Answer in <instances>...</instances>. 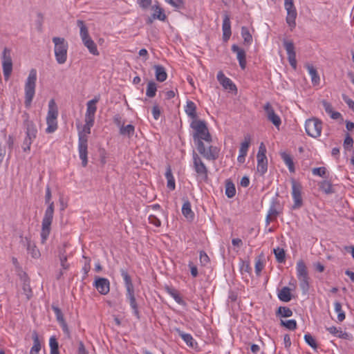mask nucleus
Listing matches in <instances>:
<instances>
[{"label":"nucleus","instance_id":"1","mask_svg":"<svg viewBox=\"0 0 354 354\" xmlns=\"http://www.w3.org/2000/svg\"><path fill=\"white\" fill-rule=\"evenodd\" d=\"M51 190L49 186L46 187L45 194V203L48 204V207L45 210L44 217L41 221V243L44 244L48 239L51 230V224L53 219L55 205L54 202L51 201Z\"/></svg>","mask_w":354,"mask_h":354},{"label":"nucleus","instance_id":"2","mask_svg":"<svg viewBox=\"0 0 354 354\" xmlns=\"http://www.w3.org/2000/svg\"><path fill=\"white\" fill-rule=\"evenodd\" d=\"M93 120H85V124L78 133V152L82 160V165L85 167L88 164V135L91 133V127L94 125Z\"/></svg>","mask_w":354,"mask_h":354},{"label":"nucleus","instance_id":"3","mask_svg":"<svg viewBox=\"0 0 354 354\" xmlns=\"http://www.w3.org/2000/svg\"><path fill=\"white\" fill-rule=\"evenodd\" d=\"M121 276L123 278L124 286L126 288V299L129 301L131 309L133 310V315L137 319H140V312L138 310V305L135 297L134 286L131 281V278L128 272L124 269L120 270Z\"/></svg>","mask_w":354,"mask_h":354},{"label":"nucleus","instance_id":"4","mask_svg":"<svg viewBox=\"0 0 354 354\" xmlns=\"http://www.w3.org/2000/svg\"><path fill=\"white\" fill-rule=\"evenodd\" d=\"M23 126L25 129L26 136L24 138L22 149L24 152L30 151V146L37 136V129L32 120L29 119V114L24 113Z\"/></svg>","mask_w":354,"mask_h":354},{"label":"nucleus","instance_id":"5","mask_svg":"<svg viewBox=\"0 0 354 354\" xmlns=\"http://www.w3.org/2000/svg\"><path fill=\"white\" fill-rule=\"evenodd\" d=\"M190 127L194 130L193 138L196 145L198 140H204L209 143L212 142V136L209 132L206 122L204 120H192L190 124Z\"/></svg>","mask_w":354,"mask_h":354},{"label":"nucleus","instance_id":"6","mask_svg":"<svg viewBox=\"0 0 354 354\" xmlns=\"http://www.w3.org/2000/svg\"><path fill=\"white\" fill-rule=\"evenodd\" d=\"M37 81V71L35 68H32L28 74L26 79L24 91H25V101L24 104L26 108H29L32 102L33 97L35 94Z\"/></svg>","mask_w":354,"mask_h":354},{"label":"nucleus","instance_id":"7","mask_svg":"<svg viewBox=\"0 0 354 354\" xmlns=\"http://www.w3.org/2000/svg\"><path fill=\"white\" fill-rule=\"evenodd\" d=\"M52 40L55 59L59 64H64L67 60L68 44L64 37H54Z\"/></svg>","mask_w":354,"mask_h":354},{"label":"nucleus","instance_id":"8","mask_svg":"<svg viewBox=\"0 0 354 354\" xmlns=\"http://www.w3.org/2000/svg\"><path fill=\"white\" fill-rule=\"evenodd\" d=\"M77 26L80 28V35L83 44L87 48L89 53L93 55H99L97 47L94 41L89 35L88 30L82 20L77 21Z\"/></svg>","mask_w":354,"mask_h":354},{"label":"nucleus","instance_id":"9","mask_svg":"<svg viewBox=\"0 0 354 354\" xmlns=\"http://www.w3.org/2000/svg\"><path fill=\"white\" fill-rule=\"evenodd\" d=\"M58 108L54 99H51L48 102V110L46 116L47 128L46 132L52 133L55 132L58 127L57 125Z\"/></svg>","mask_w":354,"mask_h":354},{"label":"nucleus","instance_id":"10","mask_svg":"<svg viewBox=\"0 0 354 354\" xmlns=\"http://www.w3.org/2000/svg\"><path fill=\"white\" fill-rule=\"evenodd\" d=\"M192 167L196 174L197 180L199 181L207 182L208 180V169L202 160L201 158L195 151H193L192 152Z\"/></svg>","mask_w":354,"mask_h":354},{"label":"nucleus","instance_id":"11","mask_svg":"<svg viewBox=\"0 0 354 354\" xmlns=\"http://www.w3.org/2000/svg\"><path fill=\"white\" fill-rule=\"evenodd\" d=\"M196 148L198 153L207 160L215 161L219 157L220 149L216 146L210 145L206 149L203 142L198 140Z\"/></svg>","mask_w":354,"mask_h":354},{"label":"nucleus","instance_id":"12","mask_svg":"<svg viewBox=\"0 0 354 354\" xmlns=\"http://www.w3.org/2000/svg\"><path fill=\"white\" fill-rule=\"evenodd\" d=\"M305 129L309 136L318 138L322 133V122L316 118L308 119L305 123Z\"/></svg>","mask_w":354,"mask_h":354},{"label":"nucleus","instance_id":"13","mask_svg":"<svg viewBox=\"0 0 354 354\" xmlns=\"http://www.w3.org/2000/svg\"><path fill=\"white\" fill-rule=\"evenodd\" d=\"M292 185V197L293 200L292 209H300L303 206V198L301 196L302 186L300 183L297 182L295 179L291 180Z\"/></svg>","mask_w":354,"mask_h":354},{"label":"nucleus","instance_id":"14","mask_svg":"<svg viewBox=\"0 0 354 354\" xmlns=\"http://www.w3.org/2000/svg\"><path fill=\"white\" fill-rule=\"evenodd\" d=\"M284 7L287 11L286 23L292 30L296 26L297 10L293 0H284Z\"/></svg>","mask_w":354,"mask_h":354},{"label":"nucleus","instance_id":"15","mask_svg":"<svg viewBox=\"0 0 354 354\" xmlns=\"http://www.w3.org/2000/svg\"><path fill=\"white\" fill-rule=\"evenodd\" d=\"M11 50L5 47L1 55L3 73L6 79L9 78L12 71Z\"/></svg>","mask_w":354,"mask_h":354},{"label":"nucleus","instance_id":"16","mask_svg":"<svg viewBox=\"0 0 354 354\" xmlns=\"http://www.w3.org/2000/svg\"><path fill=\"white\" fill-rule=\"evenodd\" d=\"M266 149L263 143H261L257 153V171L261 175H264L268 170V159L266 156Z\"/></svg>","mask_w":354,"mask_h":354},{"label":"nucleus","instance_id":"17","mask_svg":"<svg viewBox=\"0 0 354 354\" xmlns=\"http://www.w3.org/2000/svg\"><path fill=\"white\" fill-rule=\"evenodd\" d=\"M283 46L286 50L288 55V62L290 65L294 68H297V59H296V53L295 50V45L292 41H289L286 39H283Z\"/></svg>","mask_w":354,"mask_h":354},{"label":"nucleus","instance_id":"18","mask_svg":"<svg viewBox=\"0 0 354 354\" xmlns=\"http://www.w3.org/2000/svg\"><path fill=\"white\" fill-rule=\"evenodd\" d=\"M93 286L102 295H107L110 291V281L104 277H95Z\"/></svg>","mask_w":354,"mask_h":354},{"label":"nucleus","instance_id":"19","mask_svg":"<svg viewBox=\"0 0 354 354\" xmlns=\"http://www.w3.org/2000/svg\"><path fill=\"white\" fill-rule=\"evenodd\" d=\"M100 100V95H95L92 100L86 103V111L85 114V120H91L95 121V115L97 111L96 104Z\"/></svg>","mask_w":354,"mask_h":354},{"label":"nucleus","instance_id":"20","mask_svg":"<svg viewBox=\"0 0 354 354\" xmlns=\"http://www.w3.org/2000/svg\"><path fill=\"white\" fill-rule=\"evenodd\" d=\"M263 109L266 112L268 120L270 121L277 128H279L281 124V120L280 117L275 113L270 102H267L264 105Z\"/></svg>","mask_w":354,"mask_h":354},{"label":"nucleus","instance_id":"21","mask_svg":"<svg viewBox=\"0 0 354 354\" xmlns=\"http://www.w3.org/2000/svg\"><path fill=\"white\" fill-rule=\"evenodd\" d=\"M21 243L26 248L28 252L32 258L38 259L40 257L41 254L39 250L37 249L35 244L31 241L30 238L21 236Z\"/></svg>","mask_w":354,"mask_h":354},{"label":"nucleus","instance_id":"22","mask_svg":"<svg viewBox=\"0 0 354 354\" xmlns=\"http://www.w3.org/2000/svg\"><path fill=\"white\" fill-rule=\"evenodd\" d=\"M216 77L219 83L225 89L230 91H236V85L230 78L227 77L222 71H219L217 73Z\"/></svg>","mask_w":354,"mask_h":354},{"label":"nucleus","instance_id":"23","mask_svg":"<svg viewBox=\"0 0 354 354\" xmlns=\"http://www.w3.org/2000/svg\"><path fill=\"white\" fill-rule=\"evenodd\" d=\"M232 51L236 54V58L239 61V66L242 70L246 67V53L245 51L236 44L232 46Z\"/></svg>","mask_w":354,"mask_h":354},{"label":"nucleus","instance_id":"24","mask_svg":"<svg viewBox=\"0 0 354 354\" xmlns=\"http://www.w3.org/2000/svg\"><path fill=\"white\" fill-rule=\"evenodd\" d=\"M222 30L223 39L225 41H227L232 35L230 18L227 13H225L223 17Z\"/></svg>","mask_w":354,"mask_h":354},{"label":"nucleus","instance_id":"25","mask_svg":"<svg viewBox=\"0 0 354 354\" xmlns=\"http://www.w3.org/2000/svg\"><path fill=\"white\" fill-rule=\"evenodd\" d=\"M165 290L166 292L169 295L176 303H178L180 305L185 306L186 303L185 301L182 299V297L180 296L177 290H176L174 288L166 286L165 287Z\"/></svg>","mask_w":354,"mask_h":354},{"label":"nucleus","instance_id":"26","mask_svg":"<svg viewBox=\"0 0 354 354\" xmlns=\"http://www.w3.org/2000/svg\"><path fill=\"white\" fill-rule=\"evenodd\" d=\"M176 332L189 347L193 348L197 345L196 342L194 339L193 337L190 334L185 333L180 330L179 328L176 329Z\"/></svg>","mask_w":354,"mask_h":354},{"label":"nucleus","instance_id":"27","mask_svg":"<svg viewBox=\"0 0 354 354\" xmlns=\"http://www.w3.org/2000/svg\"><path fill=\"white\" fill-rule=\"evenodd\" d=\"M280 156L286 165L288 167L289 171L290 173H295V167L292 156L286 151L281 152Z\"/></svg>","mask_w":354,"mask_h":354},{"label":"nucleus","instance_id":"28","mask_svg":"<svg viewBox=\"0 0 354 354\" xmlns=\"http://www.w3.org/2000/svg\"><path fill=\"white\" fill-rule=\"evenodd\" d=\"M185 111L187 115L193 120H197L196 106L192 101L188 100L185 106Z\"/></svg>","mask_w":354,"mask_h":354},{"label":"nucleus","instance_id":"29","mask_svg":"<svg viewBox=\"0 0 354 354\" xmlns=\"http://www.w3.org/2000/svg\"><path fill=\"white\" fill-rule=\"evenodd\" d=\"M155 75L157 81L162 82L167 80V74L164 66L161 65H155Z\"/></svg>","mask_w":354,"mask_h":354},{"label":"nucleus","instance_id":"30","mask_svg":"<svg viewBox=\"0 0 354 354\" xmlns=\"http://www.w3.org/2000/svg\"><path fill=\"white\" fill-rule=\"evenodd\" d=\"M182 213L183 216L189 221H192L194 218V213L192 210L191 203L189 201H185L182 207Z\"/></svg>","mask_w":354,"mask_h":354},{"label":"nucleus","instance_id":"31","mask_svg":"<svg viewBox=\"0 0 354 354\" xmlns=\"http://www.w3.org/2000/svg\"><path fill=\"white\" fill-rule=\"evenodd\" d=\"M152 10H153V13L152 14V17L153 19H158L160 21H164L167 17L165 14V11L163 8H162L158 5H154L152 6Z\"/></svg>","mask_w":354,"mask_h":354},{"label":"nucleus","instance_id":"32","mask_svg":"<svg viewBox=\"0 0 354 354\" xmlns=\"http://www.w3.org/2000/svg\"><path fill=\"white\" fill-rule=\"evenodd\" d=\"M291 290L287 286H284L282 289L279 291L277 296L280 301L283 302H288L291 300Z\"/></svg>","mask_w":354,"mask_h":354},{"label":"nucleus","instance_id":"33","mask_svg":"<svg viewBox=\"0 0 354 354\" xmlns=\"http://www.w3.org/2000/svg\"><path fill=\"white\" fill-rule=\"evenodd\" d=\"M33 346H32L29 354H38L41 350V344L38 335L36 331L32 333Z\"/></svg>","mask_w":354,"mask_h":354},{"label":"nucleus","instance_id":"34","mask_svg":"<svg viewBox=\"0 0 354 354\" xmlns=\"http://www.w3.org/2000/svg\"><path fill=\"white\" fill-rule=\"evenodd\" d=\"M165 177L167 180V186L170 190L175 189L176 184L170 166H168L165 172Z\"/></svg>","mask_w":354,"mask_h":354},{"label":"nucleus","instance_id":"35","mask_svg":"<svg viewBox=\"0 0 354 354\" xmlns=\"http://www.w3.org/2000/svg\"><path fill=\"white\" fill-rule=\"evenodd\" d=\"M299 281V286L304 294H306L310 289L308 275L297 277Z\"/></svg>","mask_w":354,"mask_h":354},{"label":"nucleus","instance_id":"36","mask_svg":"<svg viewBox=\"0 0 354 354\" xmlns=\"http://www.w3.org/2000/svg\"><path fill=\"white\" fill-rule=\"evenodd\" d=\"M134 132L135 127L132 124L123 125L120 128V133L122 136H127L129 138L133 136Z\"/></svg>","mask_w":354,"mask_h":354},{"label":"nucleus","instance_id":"37","mask_svg":"<svg viewBox=\"0 0 354 354\" xmlns=\"http://www.w3.org/2000/svg\"><path fill=\"white\" fill-rule=\"evenodd\" d=\"M306 68L309 75H310L313 84L314 85L318 84L319 83L320 78L317 72V70L314 68L313 66L309 64L306 66Z\"/></svg>","mask_w":354,"mask_h":354},{"label":"nucleus","instance_id":"38","mask_svg":"<svg viewBox=\"0 0 354 354\" xmlns=\"http://www.w3.org/2000/svg\"><path fill=\"white\" fill-rule=\"evenodd\" d=\"M296 269L297 277L308 275L306 266L303 260H299L297 263Z\"/></svg>","mask_w":354,"mask_h":354},{"label":"nucleus","instance_id":"39","mask_svg":"<svg viewBox=\"0 0 354 354\" xmlns=\"http://www.w3.org/2000/svg\"><path fill=\"white\" fill-rule=\"evenodd\" d=\"M225 194L230 198H233L236 194L234 184L230 180L225 181Z\"/></svg>","mask_w":354,"mask_h":354},{"label":"nucleus","instance_id":"40","mask_svg":"<svg viewBox=\"0 0 354 354\" xmlns=\"http://www.w3.org/2000/svg\"><path fill=\"white\" fill-rule=\"evenodd\" d=\"M319 189L326 194H330L334 192L332 184L328 180H323L319 183Z\"/></svg>","mask_w":354,"mask_h":354},{"label":"nucleus","instance_id":"41","mask_svg":"<svg viewBox=\"0 0 354 354\" xmlns=\"http://www.w3.org/2000/svg\"><path fill=\"white\" fill-rule=\"evenodd\" d=\"M276 260L278 263H282L286 261V253L283 248L277 247L273 250Z\"/></svg>","mask_w":354,"mask_h":354},{"label":"nucleus","instance_id":"42","mask_svg":"<svg viewBox=\"0 0 354 354\" xmlns=\"http://www.w3.org/2000/svg\"><path fill=\"white\" fill-rule=\"evenodd\" d=\"M277 206H279V203L277 200H274L271 203L270 206L268 214L273 217L274 218H277V216L279 214L280 211L278 210Z\"/></svg>","mask_w":354,"mask_h":354},{"label":"nucleus","instance_id":"43","mask_svg":"<svg viewBox=\"0 0 354 354\" xmlns=\"http://www.w3.org/2000/svg\"><path fill=\"white\" fill-rule=\"evenodd\" d=\"M276 315L281 316L282 317H290L292 315V311L288 307L280 306L276 312Z\"/></svg>","mask_w":354,"mask_h":354},{"label":"nucleus","instance_id":"44","mask_svg":"<svg viewBox=\"0 0 354 354\" xmlns=\"http://www.w3.org/2000/svg\"><path fill=\"white\" fill-rule=\"evenodd\" d=\"M241 36L243 39L244 44L247 45L251 44L252 42V36L247 27L243 26L241 28Z\"/></svg>","mask_w":354,"mask_h":354},{"label":"nucleus","instance_id":"45","mask_svg":"<svg viewBox=\"0 0 354 354\" xmlns=\"http://www.w3.org/2000/svg\"><path fill=\"white\" fill-rule=\"evenodd\" d=\"M335 310L337 313V321L339 322H342L345 319L346 315L345 313L343 311L342 308V304L339 301H335L334 303Z\"/></svg>","mask_w":354,"mask_h":354},{"label":"nucleus","instance_id":"46","mask_svg":"<svg viewBox=\"0 0 354 354\" xmlns=\"http://www.w3.org/2000/svg\"><path fill=\"white\" fill-rule=\"evenodd\" d=\"M157 91V86L156 84L153 82L150 81L147 84V91H146V95L149 97H153L156 95Z\"/></svg>","mask_w":354,"mask_h":354},{"label":"nucleus","instance_id":"47","mask_svg":"<svg viewBox=\"0 0 354 354\" xmlns=\"http://www.w3.org/2000/svg\"><path fill=\"white\" fill-rule=\"evenodd\" d=\"M250 144V136H245L244 138V141L241 142V147L239 149V154L247 156L248 151Z\"/></svg>","mask_w":354,"mask_h":354},{"label":"nucleus","instance_id":"48","mask_svg":"<svg viewBox=\"0 0 354 354\" xmlns=\"http://www.w3.org/2000/svg\"><path fill=\"white\" fill-rule=\"evenodd\" d=\"M49 346L50 354H59V344L55 336L50 337L49 339Z\"/></svg>","mask_w":354,"mask_h":354},{"label":"nucleus","instance_id":"49","mask_svg":"<svg viewBox=\"0 0 354 354\" xmlns=\"http://www.w3.org/2000/svg\"><path fill=\"white\" fill-rule=\"evenodd\" d=\"M280 324H281V326H284L290 330H295L297 326V322L295 319H289V320L281 319Z\"/></svg>","mask_w":354,"mask_h":354},{"label":"nucleus","instance_id":"50","mask_svg":"<svg viewBox=\"0 0 354 354\" xmlns=\"http://www.w3.org/2000/svg\"><path fill=\"white\" fill-rule=\"evenodd\" d=\"M304 340L306 343L309 345L314 350H317V344L315 339L310 334L306 333L304 335Z\"/></svg>","mask_w":354,"mask_h":354},{"label":"nucleus","instance_id":"51","mask_svg":"<svg viewBox=\"0 0 354 354\" xmlns=\"http://www.w3.org/2000/svg\"><path fill=\"white\" fill-rule=\"evenodd\" d=\"M264 268V263L261 257L256 259L255 262V273L257 276H260L262 270Z\"/></svg>","mask_w":354,"mask_h":354},{"label":"nucleus","instance_id":"52","mask_svg":"<svg viewBox=\"0 0 354 354\" xmlns=\"http://www.w3.org/2000/svg\"><path fill=\"white\" fill-rule=\"evenodd\" d=\"M51 308L54 311L57 321L58 322H61L65 320L61 309L57 306L52 304Z\"/></svg>","mask_w":354,"mask_h":354},{"label":"nucleus","instance_id":"53","mask_svg":"<svg viewBox=\"0 0 354 354\" xmlns=\"http://www.w3.org/2000/svg\"><path fill=\"white\" fill-rule=\"evenodd\" d=\"M312 174L314 176H318L322 178H326V169L324 167H315L312 169Z\"/></svg>","mask_w":354,"mask_h":354},{"label":"nucleus","instance_id":"54","mask_svg":"<svg viewBox=\"0 0 354 354\" xmlns=\"http://www.w3.org/2000/svg\"><path fill=\"white\" fill-rule=\"evenodd\" d=\"M83 258L85 259L84 265L82 267V271L84 272V279H85L88 272L91 270V259L89 257H87L86 256H83Z\"/></svg>","mask_w":354,"mask_h":354},{"label":"nucleus","instance_id":"55","mask_svg":"<svg viewBox=\"0 0 354 354\" xmlns=\"http://www.w3.org/2000/svg\"><path fill=\"white\" fill-rule=\"evenodd\" d=\"M176 9L180 10L185 8V3L183 0H165Z\"/></svg>","mask_w":354,"mask_h":354},{"label":"nucleus","instance_id":"56","mask_svg":"<svg viewBox=\"0 0 354 354\" xmlns=\"http://www.w3.org/2000/svg\"><path fill=\"white\" fill-rule=\"evenodd\" d=\"M113 121L114 124L119 127V129L121 127V126L124 125V121L122 120V116L120 114H115L113 118Z\"/></svg>","mask_w":354,"mask_h":354},{"label":"nucleus","instance_id":"57","mask_svg":"<svg viewBox=\"0 0 354 354\" xmlns=\"http://www.w3.org/2000/svg\"><path fill=\"white\" fill-rule=\"evenodd\" d=\"M353 139L349 136L347 135L344 142V147L346 149H348L349 148L353 147Z\"/></svg>","mask_w":354,"mask_h":354},{"label":"nucleus","instance_id":"58","mask_svg":"<svg viewBox=\"0 0 354 354\" xmlns=\"http://www.w3.org/2000/svg\"><path fill=\"white\" fill-rule=\"evenodd\" d=\"M149 221L151 224L154 225L156 227H160L161 225V221L157 216L154 215H149Z\"/></svg>","mask_w":354,"mask_h":354},{"label":"nucleus","instance_id":"59","mask_svg":"<svg viewBox=\"0 0 354 354\" xmlns=\"http://www.w3.org/2000/svg\"><path fill=\"white\" fill-rule=\"evenodd\" d=\"M326 330L330 334H332L333 335L337 337H338V335H340L339 333L342 330L341 328H337L336 326H334L326 328Z\"/></svg>","mask_w":354,"mask_h":354},{"label":"nucleus","instance_id":"60","mask_svg":"<svg viewBox=\"0 0 354 354\" xmlns=\"http://www.w3.org/2000/svg\"><path fill=\"white\" fill-rule=\"evenodd\" d=\"M59 259L62 268L65 270H68L70 264L67 262V256H62V257H59Z\"/></svg>","mask_w":354,"mask_h":354},{"label":"nucleus","instance_id":"61","mask_svg":"<svg viewBox=\"0 0 354 354\" xmlns=\"http://www.w3.org/2000/svg\"><path fill=\"white\" fill-rule=\"evenodd\" d=\"M200 261L202 264L206 265L209 261V258L204 251L200 252Z\"/></svg>","mask_w":354,"mask_h":354},{"label":"nucleus","instance_id":"62","mask_svg":"<svg viewBox=\"0 0 354 354\" xmlns=\"http://www.w3.org/2000/svg\"><path fill=\"white\" fill-rule=\"evenodd\" d=\"M153 117L156 120H158L160 115V109L158 105L155 104L152 108Z\"/></svg>","mask_w":354,"mask_h":354},{"label":"nucleus","instance_id":"63","mask_svg":"<svg viewBox=\"0 0 354 354\" xmlns=\"http://www.w3.org/2000/svg\"><path fill=\"white\" fill-rule=\"evenodd\" d=\"M68 243L64 242L62 246L58 248V256L62 257V256H67L66 252V248L68 247Z\"/></svg>","mask_w":354,"mask_h":354},{"label":"nucleus","instance_id":"64","mask_svg":"<svg viewBox=\"0 0 354 354\" xmlns=\"http://www.w3.org/2000/svg\"><path fill=\"white\" fill-rule=\"evenodd\" d=\"M322 105H323V107H324L325 111L328 115H330L333 111V106H332L331 104L328 102L327 101L323 100Z\"/></svg>","mask_w":354,"mask_h":354}]
</instances>
